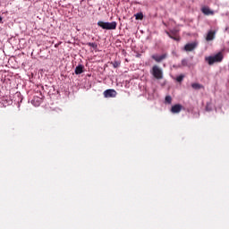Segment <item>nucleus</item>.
Masks as SVG:
<instances>
[{
  "instance_id": "obj_1",
  "label": "nucleus",
  "mask_w": 229,
  "mask_h": 229,
  "mask_svg": "<svg viewBox=\"0 0 229 229\" xmlns=\"http://www.w3.org/2000/svg\"><path fill=\"white\" fill-rule=\"evenodd\" d=\"M223 53L219 52L212 56H208L205 58L206 62H208V65H214V64H219L223 62Z\"/></svg>"
},
{
  "instance_id": "obj_2",
  "label": "nucleus",
  "mask_w": 229,
  "mask_h": 229,
  "mask_svg": "<svg viewBox=\"0 0 229 229\" xmlns=\"http://www.w3.org/2000/svg\"><path fill=\"white\" fill-rule=\"evenodd\" d=\"M150 74H152L155 80H164V71L157 64L150 70Z\"/></svg>"
},
{
  "instance_id": "obj_3",
  "label": "nucleus",
  "mask_w": 229,
  "mask_h": 229,
  "mask_svg": "<svg viewBox=\"0 0 229 229\" xmlns=\"http://www.w3.org/2000/svg\"><path fill=\"white\" fill-rule=\"evenodd\" d=\"M98 26L99 28H102V30H117V22L112 21V22H105V21H98Z\"/></svg>"
},
{
  "instance_id": "obj_4",
  "label": "nucleus",
  "mask_w": 229,
  "mask_h": 229,
  "mask_svg": "<svg viewBox=\"0 0 229 229\" xmlns=\"http://www.w3.org/2000/svg\"><path fill=\"white\" fill-rule=\"evenodd\" d=\"M151 58L153 60H155V62H157V64H160V62L165 60V58H167V54H163L161 55H153L151 56Z\"/></svg>"
},
{
  "instance_id": "obj_5",
  "label": "nucleus",
  "mask_w": 229,
  "mask_h": 229,
  "mask_svg": "<svg viewBox=\"0 0 229 229\" xmlns=\"http://www.w3.org/2000/svg\"><path fill=\"white\" fill-rule=\"evenodd\" d=\"M105 98H115L117 91L115 89H106L104 91Z\"/></svg>"
},
{
  "instance_id": "obj_6",
  "label": "nucleus",
  "mask_w": 229,
  "mask_h": 229,
  "mask_svg": "<svg viewBox=\"0 0 229 229\" xmlns=\"http://www.w3.org/2000/svg\"><path fill=\"white\" fill-rule=\"evenodd\" d=\"M183 108V106L180 104L174 105L172 106L171 108V112L172 114H180V112H182V109Z\"/></svg>"
},
{
  "instance_id": "obj_7",
  "label": "nucleus",
  "mask_w": 229,
  "mask_h": 229,
  "mask_svg": "<svg viewBox=\"0 0 229 229\" xmlns=\"http://www.w3.org/2000/svg\"><path fill=\"white\" fill-rule=\"evenodd\" d=\"M216 38V30H209L207 34L206 40L207 42H210Z\"/></svg>"
},
{
  "instance_id": "obj_8",
  "label": "nucleus",
  "mask_w": 229,
  "mask_h": 229,
  "mask_svg": "<svg viewBox=\"0 0 229 229\" xmlns=\"http://www.w3.org/2000/svg\"><path fill=\"white\" fill-rule=\"evenodd\" d=\"M198 44L196 43H188L184 46V51H194L196 49Z\"/></svg>"
},
{
  "instance_id": "obj_9",
  "label": "nucleus",
  "mask_w": 229,
  "mask_h": 229,
  "mask_svg": "<svg viewBox=\"0 0 229 229\" xmlns=\"http://www.w3.org/2000/svg\"><path fill=\"white\" fill-rule=\"evenodd\" d=\"M166 34L168 35V37L170 38H172L173 40H175L176 42H180V36L176 35L175 31H171V32H167Z\"/></svg>"
},
{
  "instance_id": "obj_10",
  "label": "nucleus",
  "mask_w": 229,
  "mask_h": 229,
  "mask_svg": "<svg viewBox=\"0 0 229 229\" xmlns=\"http://www.w3.org/2000/svg\"><path fill=\"white\" fill-rule=\"evenodd\" d=\"M201 12L204 15H214V11L210 10V8L207 6L202 7Z\"/></svg>"
},
{
  "instance_id": "obj_11",
  "label": "nucleus",
  "mask_w": 229,
  "mask_h": 229,
  "mask_svg": "<svg viewBox=\"0 0 229 229\" xmlns=\"http://www.w3.org/2000/svg\"><path fill=\"white\" fill-rule=\"evenodd\" d=\"M83 65L80 64L78 66H76L75 68V74H82L83 72Z\"/></svg>"
},
{
  "instance_id": "obj_12",
  "label": "nucleus",
  "mask_w": 229,
  "mask_h": 229,
  "mask_svg": "<svg viewBox=\"0 0 229 229\" xmlns=\"http://www.w3.org/2000/svg\"><path fill=\"white\" fill-rule=\"evenodd\" d=\"M136 21H142L144 19V14L142 13H138L134 14Z\"/></svg>"
},
{
  "instance_id": "obj_13",
  "label": "nucleus",
  "mask_w": 229,
  "mask_h": 229,
  "mask_svg": "<svg viewBox=\"0 0 229 229\" xmlns=\"http://www.w3.org/2000/svg\"><path fill=\"white\" fill-rule=\"evenodd\" d=\"M192 89H194L195 90H199V89H203V85L199 84V83H192L191 84Z\"/></svg>"
},
{
  "instance_id": "obj_14",
  "label": "nucleus",
  "mask_w": 229,
  "mask_h": 229,
  "mask_svg": "<svg viewBox=\"0 0 229 229\" xmlns=\"http://www.w3.org/2000/svg\"><path fill=\"white\" fill-rule=\"evenodd\" d=\"M165 103L171 105V103H173V98H171V96H166L165 98Z\"/></svg>"
},
{
  "instance_id": "obj_15",
  "label": "nucleus",
  "mask_w": 229,
  "mask_h": 229,
  "mask_svg": "<svg viewBox=\"0 0 229 229\" xmlns=\"http://www.w3.org/2000/svg\"><path fill=\"white\" fill-rule=\"evenodd\" d=\"M183 78H185V75L181 74L176 77V81H178V83H182L183 81Z\"/></svg>"
},
{
  "instance_id": "obj_16",
  "label": "nucleus",
  "mask_w": 229,
  "mask_h": 229,
  "mask_svg": "<svg viewBox=\"0 0 229 229\" xmlns=\"http://www.w3.org/2000/svg\"><path fill=\"white\" fill-rule=\"evenodd\" d=\"M111 64H113V67L114 69H117V67H119L121 65V62H119V61H114V62H112Z\"/></svg>"
},
{
  "instance_id": "obj_17",
  "label": "nucleus",
  "mask_w": 229,
  "mask_h": 229,
  "mask_svg": "<svg viewBox=\"0 0 229 229\" xmlns=\"http://www.w3.org/2000/svg\"><path fill=\"white\" fill-rule=\"evenodd\" d=\"M87 46H89V47H93L94 49H98V44L97 43H87Z\"/></svg>"
},
{
  "instance_id": "obj_18",
  "label": "nucleus",
  "mask_w": 229,
  "mask_h": 229,
  "mask_svg": "<svg viewBox=\"0 0 229 229\" xmlns=\"http://www.w3.org/2000/svg\"><path fill=\"white\" fill-rule=\"evenodd\" d=\"M182 65H187V60L182 59Z\"/></svg>"
},
{
  "instance_id": "obj_19",
  "label": "nucleus",
  "mask_w": 229,
  "mask_h": 229,
  "mask_svg": "<svg viewBox=\"0 0 229 229\" xmlns=\"http://www.w3.org/2000/svg\"><path fill=\"white\" fill-rule=\"evenodd\" d=\"M2 21H3V18L0 16V22H2Z\"/></svg>"
},
{
  "instance_id": "obj_20",
  "label": "nucleus",
  "mask_w": 229,
  "mask_h": 229,
  "mask_svg": "<svg viewBox=\"0 0 229 229\" xmlns=\"http://www.w3.org/2000/svg\"><path fill=\"white\" fill-rule=\"evenodd\" d=\"M58 47V45H55V47Z\"/></svg>"
}]
</instances>
